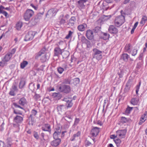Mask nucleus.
<instances>
[{
  "instance_id": "obj_62",
  "label": "nucleus",
  "mask_w": 147,
  "mask_h": 147,
  "mask_svg": "<svg viewBox=\"0 0 147 147\" xmlns=\"http://www.w3.org/2000/svg\"><path fill=\"white\" fill-rule=\"evenodd\" d=\"M115 24L117 25H121L123 23H121V22L118 21L117 20H116V19L115 20Z\"/></svg>"
},
{
  "instance_id": "obj_41",
  "label": "nucleus",
  "mask_w": 147,
  "mask_h": 147,
  "mask_svg": "<svg viewBox=\"0 0 147 147\" xmlns=\"http://www.w3.org/2000/svg\"><path fill=\"white\" fill-rule=\"evenodd\" d=\"M72 100H71L68 101L66 102V105L67 108H70L72 107L73 105V103L72 102Z\"/></svg>"
},
{
  "instance_id": "obj_13",
  "label": "nucleus",
  "mask_w": 147,
  "mask_h": 147,
  "mask_svg": "<svg viewBox=\"0 0 147 147\" xmlns=\"http://www.w3.org/2000/svg\"><path fill=\"white\" fill-rule=\"evenodd\" d=\"M129 58H130V57L128 54L126 53H123L121 55L120 59L125 62H127Z\"/></svg>"
},
{
  "instance_id": "obj_53",
  "label": "nucleus",
  "mask_w": 147,
  "mask_h": 147,
  "mask_svg": "<svg viewBox=\"0 0 147 147\" xmlns=\"http://www.w3.org/2000/svg\"><path fill=\"white\" fill-rule=\"evenodd\" d=\"M13 105L16 108H20L22 109H23V108L21 106H20L19 105H18L17 104V103L14 102L13 103Z\"/></svg>"
},
{
  "instance_id": "obj_47",
  "label": "nucleus",
  "mask_w": 147,
  "mask_h": 147,
  "mask_svg": "<svg viewBox=\"0 0 147 147\" xmlns=\"http://www.w3.org/2000/svg\"><path fill=\"white\" fill-rule=\"evenodd\" d=\"M7 61H4L3 59L0 62V66L1 67H3L5 66H6L7 65Z\"/></svg>"
},
{
  "instance_id": "obj_43",
  "label": "nucleus",
  "mask_w": 147,
  "mask_h": 147,
  "mask_svg": "<svg viewBox=\"0 0 147 147\" xmlns=\"http://www.w3.org/2000/svg\"><path fill=\"white\" fill-rule=\"evenodd\" d=\"M114 140L117 146H119L121 142V140L118 138L114 139Z\"/></svg>"
},
{
  "instance_id": "obj_17",
  "label": "nucleus",
  "mask_w": 147,
  "mask_h": 147,
  "mask_svg": "<svg viewBox=\"0 0 147 147\" xmlns=\"http://www.w3.org/2000/svg\"><path fill=\"white\" fill-rule=\"evenodd\" d=\"M87 27V25L85 23L80 24L77 27V29L80 31L83 32L85 30Z\"/></svg>"
},
{
  "instance_id": "obj_38",
  "label": "nucleus",
  "mask_w": 147,
  "mask_h": 147,
  "mask_svg": "<svg viewBox=\"0 0 147 147\" xmlns=\"http://www.w3.org/2000/svg\"><path fill=\"white\" fill-rule=\"evenodd\" d=\"M43 13V12L42 13H38L35 17L34 18L36 19L37 21L38 22L39 21V20L41 18V15H42Z\"/></svg>"
},
{
  "instance_id": "obj_40",
  "label": "nucleus",
  "mask_w": 147,
  "mask_h": 147,
  "mask_svg": "<svg viewBox=\"0 0 147 147\" xmlns=\"http://www.w3.org/2000/svg\"><path fill=\"white\" fill-rule=\"evenodd\" d=\"M73 33V32H72L71 30L69 31L68 34L65 37V38L66 39H69L70 38H71Z\"/></svg>"
},
{
  "instance_id": "obj_10",
  "label": "nucleus",
  "mask_w": 147,
  "mask_h": 147,
  "mask_svg": "<svg viewBox=\"0 0 147 147\" xmlns=\"http://www.w3.org/2000/svg\"><path fill=\"white\" fill-rule=\"evenodd\" d=\"M81 41L83 43L85 44L86 45L87 47L89 48L91 47L90 42L84 36H81Z\"/></svg>"
},
{
  "instance_id": "obj_2",
  "label": "nucleus",
  "mask_w": 147,
  "mask_h": 147,
  "mask_svg": "<svg viewBox=\"0 0 147 147\" xmlns=\"http://www.w3.org/2000/svg\"><path fill=\"white\" fill-rule=\"evenodd\" d=\"M59 91L61 92L67 93H69L71 90V88L69 85H61L58 87Z\"/></svg>"
},
{
  "instance_id": "obj_22",
  "label": "nucleus",
  "mask_w": 147,
  "mask_h": 147,
  "mask_svg": "<svg viewBox=\"0 0 147 147\" xmlns=\"http://www.w3.org/2000/svg\"><path fill=\"white\" fill-rule=\"evenodd\" d=\"M67 66V65L65 64L64 65V68L61 67H57V69L58 73L60 74H62L63 72L66 69Z\"/></svg>"
},
{
  "instance_id": "obj_25",
  "label": "nucleus",
  "mask_w": 147,
  "mask_h": 147,
  "mask_svg": "<svg viewBox=\"0 0 147 147\" xmlns=\"http://www.w3.org/2000/svg\"><path fill=\"white\" fill-rule=\"evenodd\" d=\"M71 78L68 77L64 79L62 84H71Z\"/></svg>"
},
{
  "instance_id": "obj_60",
  "label": "nucleus",
  "mask_w": 147,
  "mask_h": 147,
  "mask_svg": "<svg viewBox=\"0 0 147 147\" xmlns=\"http://www.w3.org/2000/svg\"><path fill=\"white\" fill-rule=\"evenodd\" d=\"M76 20L75 17L74 16H72L71 17L69 20H70V21L75 22L76 21Z\"/></svg>"
},
{
  "instance_id": "obj_12",
  "label": "nucleus",
  "mask_w": 147,
  "mask_h": 147,
  "mask_svg": "<svg viewBox=\"0 0 147 147\" xmlns=\"http://www.w3.org/2000/svg\"><path fill=\"white\" fill-rule=\"evenodd\" d=\"M65 131H62L61 133H57L54 132L53 134V138L54 139H60V137H62L64 136V133Z\"/></svg>"
},
{
  "instance_id": "obj_63",
  "label": "nucleus",
  "mask_w": 147,
  "mask_h": 147,
  "mask_svg": "<svg viewBox=\"0 0 147 147\" xmlns=\"http://www.w3.org/2000/svg\"><path fill=\"white\" fill-rule=\"evenodd\" d=\"M10 95L12 96H14V91L13 90H11L9 93Z\"/></svg>"
},
{
  "instance_id": "obj_31",
  "label": "nucleus",
  "mask_w": 147,
  "mask_h": 147,
  "mask_svg": "<svg viewBox=\"0 0 147 147\" xmlns=\"http://www.w3.org/2000/svg\"><path fill=\"white\" fill-rule=\"evenodd\" d=\"M65 109V107L63 105L57 106V111L59 113L64 111Z\"/></svg>"
},
{
  "instance_id": "obj_23",
  "label": "nucleus",
  "mask_w": 147,
  "mask_h": 147,
  "mask_svg": "<svg viewBox=\"0 0 147 147\" xmlns=\"http://www.w3.org/2000/svg\"><path fill=\"white\" fill-rule=\"evenodd\" d=\"M125 16H118L115 19H116V20L122 23H123L124 22L125 20Z\"/></svg>"
},
{
  "instance_id": "obj_37",
  "label": "nucleus",
  "mask_w": 147,
  "mask_h": 147,
  "mask_svg": "<svg viewBox=\"0 0 147 147\" xmlns=\"http://www.w3.org/2000/svg\"><path fill=\"white\" fill-rule=\"evenodd\" d=\"M43 13V12L42 13H38L35 17L34 18L36 19L37 21L38 22L39 21V20L41 18V15H42Z\"/></svg>"
},
{
  "instance_id": "obj_19",
  "label": "nucleus",
  "mask_w": 147,
  "mask_h": 147,
  "mask_svg": "<svg viewBox=\"0 0 147 147\" xmlns=\"http://www.w3.org/2000/svg\"><path fill=\"white\" fill-rule=\"evenodd\" d=\"M86 2V1L83 0H80L78 1V5L80 8H84L85 5L84 4Z\"/></svg>"
},
{
  "instance_id": "obj_48",
  "label": "nucleus",
  "mask_w": 147,
  "mask_h": 147,
  "mask_svg": "<svg viewBox=\"0 0 147 147\" xmlns=\"http://www.w3.org/2000/svg\"><path fill=\"white\" fill-rule=\"evenodd\" d=\"M141 84V82H139V84L137 85L136 86V93L137 95H138V92L139 91V89L140 88Z\"/></svg>"
},
{
  "instance_id": "obj_30",
  "label": "nucleus",
  "mask_w": 147,
  "mask_h": 147,
  "mask_svg": "<svg viewBox=\"0 0 147 147\" xmlns=\"http://www.w3.org/2000/svg\"><path fill=\"white\" fill-rule=\"evenodd\" d=\"M131 45L130 44H127L124 48L125 51L126 52L130 53Z\"/></svg>"
},
{
  "instance_id": "obj_32",
  "label": "nucleus",
  "mask_w": 147,
  "mask_h": 147,
  "mask_svg": "<svg viewBox=\"0 0 147 147\" xmlns=\"http://www.w3.org/2000/svg\"><path fill=\"white\" fill-rule=\"evenodd\" d=\"M129 119L127 118H126L124 117H122L120 120V123L123 124L129 121Z\"/></svg>"
},
{
  "instance_id": "obj_27",
  "label": "nucleus",
  "mask_w": 147,
  "mask_h": 147,
  "mask_svg": "<svg viewBox=\"0 0 147 147\" xmlns=\"http://www.w3.org/2000/svg\"><path fill=\"white\" fill-rule=\"evenodd\" d=\"M139 99L138 98H134L131 99V103L133 105H136L138 104Z\"/></svg>"
},
{
  "instance_id": "obj_15",
  "label": "nucleus",
  "mask_w": 147,
  "mask_h": 147,
  "mask_svg": "<svg viewBox=\"0 0 147 147\" xmlns=\"http://www.w3.org/2000/svg\"><path fill=\"white\" fill-rule=\"evenodd\" d=\"M37 111L34 109L32 110L31 111V114L30 115V116L29 117V120L31 121V122H33L34 121V117L37 114Z\"/></svg>"
},
{
  "instance_id": "obj_7",
  "label": "nucleus",
  "mask_w": 147,
  "mask_h": 147,
  "mask_svg": "<svg viewBox=\"0 0 147 147\" xmlns=\"http://www.w3.org/2000/svg\"><path fill=\"white\" fill-rule=\"evenodd\" d=\"M108 31L111 34H117L118 32L117 28L115 27L114 26L112 25L109 26Z\"/></svg>"
},
{
  "instance_id": "obj_29",
  "label": "nucleus",
  "mask_w": 147,
  "mask_h": 147,
  "mask_svg": "<svg viewBox=\"0 0 147 147\" xmlns=\"http://www.w3.org/2000/svg\"><path fill=\"white\" fill-rule=\"evenodd\" d=\"M12 53H8L4 57L3 59L7 62L12 57Z\"/></svg>"
},
{
  "instance_id": "obj_5",
  "label": "nucleus",
  "mask_w": 147,
  "mask_h": 147,
  "mask_svg": "<svg viewBox=\"0 0 147 147\" xmlns=\"http://www.w3.org/2000/svg\"><path fill=\"white\" fill-rule=\"evenodd\" d=\"M46 49L45 47H44L37 54V57H39L42 54H45L44 56L42 57L41 58V61L42 62H44L46 61V55L45 54Z\"/></svg>"
},
{
  "instance_id": "obj_54",
  "label": "nucleus",
  "mask_w": 147,
  "mask_h": 147,
  "mask_svg": "<svg viewBox=\"0 0 147 147\" xmlns=\"http://www.w3.org/2000/svg\"><path fill=\"white\" fill-rule=\"evenodd\" d=\"M47 131H48L49 132V134H50L51 130L50 125L47 124Z\"/></svg>"
},
{
  "instance_id": "obj_1",
  "label": "nucleus",
  "mask_w": 147,
  "mask_h": 147,
  "mask_svg": "<svg viewBox=\"0 0 147 147\" xmlns=\"http://www.w3.org/2000/svg\"><path fill=\"white\" fill-rule=\"evenodd\" d=\"M93 53L92 54L93 58L96 59L98 60H100L102 58V51L96 49L93 50Z\"/></svg>"
},
{
  "instance_id": "obj_56",
  "label": "nucleus",
  "mask_w": 147,
  "mask_h": 147,
  "mask_svg": "<svg viewBox=\"0 0 147 147\" xmlns=\"http://www.w3.org/2000/svg\"><path fill=\"white\" fill-rule=\"evenodd\" d=\"M66 22L65 20L63 19H61L59 23L60 24H64Z\"/></svg>"
},
{
  "instance_id": "obj_4",
  "label": "nucleus",
  "mask_w": 147,
  "mask_h": 147,
  "mask_svg": "<svg viewBox=\"0 0 147 147\" xmlns=\"http://www.w3.org/2000/svg\"><path fill=\"white\" fill-rule=\"evenodd\" d=\"M36 32H35L32 31H29L26 35L24 40L26 41H27L32 40Z\"/></svg>"
},
{
  "instance_id": "obj_51",
  "label": "nucleus",
  "mask_w": 147,
  "mask_h": 147,
  "mask_svg": "<svg viewBox=\"0 0 147 147\" xmlns=\"http://www.w3.org/2000/svg\"><path fill=\"white\" fill-rule=\"evenodd\" d=\"M141 119L140 121H139L138 124L139 125H141L145 121V120H146V119H145V118L144 117H141Z\"/></svg>"
},
{
  "instance_id": "obj_45",
  "label": "nucleus",
  "mask_w": 147,
  "mask_h": 147,
  "mask_svg": "<svg viewBox=\"0 0 147 147\" xmlns=\"http://www.w3.org/2000/svg\"><path fill=\"white\" fill-rule=\"evenodd\" d=\"M61 128L58 125L55 129V132H56L57 133H61Z\"/></svg>"
},
{
  "instance_id": "obj_11",
  "label": "nucleus",
  "mask_w": 147,
  "mask_h": 147,
  "mask_svg": "<svg viewBox=\"0 0 147 147\" xmlns=\"http://www.w3.org/2000/svg\"><path fill=\"white\" fill-rule=\"evenodd\" d=\"M131 84L132 81L131 80L129 79L127 82L124 89V91L126 93L129 91Z\"/></svg>"
},
{
  "instance_id": "obj_55",
  "label": "nucleus",
  "mask_w": 147,
  "mask_h": 147,
  "mask_svg": "<svg viewBox=\"0 0 147 147\" xmlns=\"http://www.w3.org/2000/svg\"><path fill=\"white\" fill-rule=\"evenodd\" d=\"M40 96L39 94H36L34 96V98L36 100H37L39 99Z\"/></svg>"
},
{
  "instance_id": "obj_24",
  "label": "nucleus",
  "mask_w": 147,
  "mask_h": 147,
  "mask_svg": "<svg viewBox=\"0 0 147 147\" xmlns=\"http://www.w3.org/2000/svg\"><path fill=\"white\" fill-rule=\"evenodd\" d=\"M18 103L21 106H24L27 103V101L24 97H22L18 101Z\"/></svg>"
},
{
  "instance_id": "obj_46",
  "label": "nucleus",
  "mask_w": 147,
  "mask_h": 147,
  "mask_svg": "<svg viewBox=\"0 0 147 147\" xmlns=\"http://www.w3.org/2000/svg\"><path fill=\"white\" fill-rule=\"evenodd\" d=\"M80 120L79 118H76L74 123L73 126H76L79 123Z\"/></svg>"
},
{
  "instance_id": "obj_35",
  "label": "nucleus",
  "mask_w": 147,
  "mask_h": 147,
  "mask_svg": "<svg viewBox=\"0 0 147 147\" xmlns=\"http://www.w3.org/2000/svg\"><path fill=\"white\" fill-rule=\"evenodd\" d=\"M147 20V17L146 16H144L142 18L141 21L140 23L141 24L144 25Z\"/></svg>"
},
{
  "instance_id": "obj_33",
  "label": "nucleus",
  "mask_w": 147,
  "mask_h": 147,
  "mask_svg": "<svg viewBox=\"0 0 147 147\" xmlns=\"http://www.w3.org/2000/svg\"><path fill=\"white\" fill-rule=\"evenodd\" d=\"M55 12L54 9H51L47 11V15H49L51 16H53L54 14L55 13Z\"/></svg>"
},
{
  "instance_id": "obj_64",
  "label": "nucleus",
  "mask_w": 147,
  "mask_h": 147,
  "mask_svg": "<svg viewBox=\"0 0 147 147\" xmlns=\"http://www.w3.org/2000/svg\"><path fill=\"white\" fill-rule=\"evenodd\" d=\"M91 144V143L89 141H87L86 143V147L87 146H90Z\"/></svg>"
},
{
  "instance_id": "obj_14",
  "label": "nucleus",
  "mask_w": 147,
  "mask_h": 147,
  "mask_svg": "<svg viewBox=\"0 0 147 147\" xmlns=\"http://www.w3.org/2000/svg\"><path fill=\"white\" fill-rule=\"evenodd\" d=\"M61 53L62 50L60 48L57 47L55 48L54 56L59 57Z\"/></svg>"
},
{
  "instance_id": "obj_57",
  "label": "nucleus",
  "mask_w": 147,
  "mask_h": 147,
  "mask_svg": "<svg viewBox=\"0 0 147 147\" xmlns=\"http://www.w3.org/2000/svg\"><path fill=\"white\" fill-rule=\"evenodd\" d=\"M74 22H74L70 21V20H69L68 24L70 26H72L74 25Z\"/></svg>"
},
{
  "instance_id": "obj_39",
  "label": "nucleus",
  "mask_w": 147,
  "mask_h": 147,
  "mask_svg": "<svg viewBox=\"0 0 147 147\" xmlns=\"http://www.w3.org/2000/svg\"><path fill=\"white\" fill-rule=\"evenodd\" d=\"M43 13V12L42 13H38L35 17L34 18L36 19L37 21L38 22L39 21V20L41 18V15H42Z\"/></svg>"
},
{
  "instance_id": "obj_6",
  "label": "nucleus",
  "mask_w": 147,
  "mask_h": 147,
  "mask_svg": "<svg viewBox=\"0 0 147 147\" xmlns=\"http://www.w3.org/2000/svg\"><path fill=\"white\" fill-rule=\"evenodd\" d=\"M90 29L87 30L86 32V36L87 38L89 40H92L94 39V35L93 30Z\"/></svg>"
},
{
  "instance_id": "obj_20",
  "label": "nucleus",
  "mask_w": 147,
  "mask_h": 147,
  "mask_svg": "<svg viewBox=\"0 0 147 147\" xmlns=\"http://www.w3.org/2000/svg\"><path fill=\"white\" fill-rule=\"evenodd\" d=\"M55 140L51 142L52 146H56L58 145L60 143L61 140L60 139H55Z\"/></svg>"
},
{
  "instance_id": "obj_52",
  "label": "nucleus",
  "mask_w": 147,
  "mask_h": 147,
  "mask_svg": "<svg viewBox=\"0 0 147 147\" xmlns=\"http://www.w3.org/2000/svg\"><path fill=\"white\" fill-rule=\"evenodd\" d=\"M34 84H33V83H30L29 85V88L32 90H34Z\"/></svg>"
},
{
  "instance_id": "obj_9",
  "label": "nucleus",
  "mask_w": 147,
  "mask_h": 147,
  "mask_svg": "<svg viewBox=\"0 0 147 147\" xmlns=\"http://www.w3.org/2000/svg\"><path fill=\"white\" fill-rule=\"evenodd\" d=\"M99 128L96 127L92 129L90 133L92 137H96L98 135L99 132Z\"/></svg>"
},
{
  "instance_id": "obj_16",
  "label": "nucleus",
  "mask_w": 147,
  "mask_h": 147,
  "mask_svg": "<svg viewBox=\"0 0 147 147\" xmlns=\"http://www.w3.org/2000/svg\"><path fill=\"white\" fill-rule=\"evenodd\" d=\"M81 132L80 131H78L77 133L74 134L73 136L71 138L70 140L71 141H74L77 139L81 135Z\"/></svg>"
},
{
  "instance_id": "obj_26",
  "label": "nucleus",
  "mask_w": 147,
  "mask_h": 147,
  "mask_svg": "<svg viewBox=\"0 0 147 147\" xmlns=\"http://www.w3.org/2000/svg\"><path fill=\"white\" fill-rule=\"evenodd\" d=\"M61 55L63 59H66L69 56V53L68 51H64L62 52Z\"/></svg>"
},
{
  "instance_id": "obj_3",
  "label": "nucleus",
  "mask_w": 147,
  "mask_h": 147,
  "mask_svg": "<svg viewBox=\"0 0 147 147\" xmlns=\"http://www.w3.org/2000/svg\"><path fill=\"white\" fill-rule=\"evenodd\" d=\"M34 14V12L32 9H27L24 15V18L26 21H28L30 20V18Z\"/></svg>"
},
{
  "instance_id": "obj_18",
  "label": "nucleus",
  "mask_w": 147,
  "mask_h": 147,
  "mask_svg": "<svg viewBox=\"0 0 147 147\" xmlns=\"http://www.w3.org/2000/svg\"><path fill=\"white\" fill-rule=\"evenodd\" d=\"M110 37V35L107 32H102L100 38L105 40L108 39Z\"/></svg>"
},
{
  "instance_id": "obj_34",
  "label": "nucleus",
  "mask_w": 147,
  "mask_h": 147,
  "mask_svg": "<svg viewBox=\"0 0 147 147\" xmlns=\"http://www.w3.org/2000/svg\"><path fill=\"white\" fill-rule=\"evenodd\" d=\"M133 107H129V106H127V107L126 109V110L125 111V113L126 114H129L131 111L132 110Z\"/></svg>"
},
{
  "instance_id": "obj_61",
  "label": "nucleus",
  "mask_w": 147,
  "mask_h": 147,
  "mask_svg": "<svg viewBox=\"0 0 147 147\" xmlns=\"http://www.w3.org/2000/svg\"><path fill=\"white\" fill-rule=\"evenodd\" d=\"M2 13L3 15H5V16L6 17H7L8 13L7 12H6L5 11H4L2 12L1 13Z\"/></svg>"
},
{
  "instance_id": "obj_28",
  "label": "nucleus",
  "mask_w": 147,
  "mask_h": 147,
  "mask_svg": "<svg viewBox=\"0 0 147 147\" xmlns=\"http://www.w3.org/2000/svg\"><path fill=\"white\" fill-rule=\"evenodd\" d=\"M14 120L17 123H20L23 121V118L20 116L17 115L14 118Z\"/></svg>"
},
{
  "instance_id": "obj_42",
  "label": "nucleus",
  "mask_w": 147,
  "mask_h": 147,
  "mask_svg": "<svg viewBox=\"0 0 147 147\" xmlns=\"http://www.w3.org/2000/svg\"><path fill=\"white\" fill-rule=\"evenodd\" d=\"M28 62L26 61H24L20 64V67L22 68H24L28 64Z\"/></svg>"
},
{
  "instance_id": "obj_49",
  "label": "nucleus",
  "mask_w": 147,
  "mask_h": 147,
  "mask_svg": "<svg viewBox=\"0 0 147 147\" xmlns=\"http://www.w3.org/2000/svg\"><path fill=\"white\" fill-rule=\"evenodd\" d=\"M38 22L34 18H32L30 21V22L33 25H35Z\"/></svg>"
},
{
  "instance_id": "obj_21",
  "label": "nucleus",
  "mask_w": 147,
  "mask_h": 147,
  "mask_svg": "<svg viewBox=\"0 0 147 147\" xmlns=\"http://www.w3.org/2000/svg\"><path fill=\"white\" fill-rule=\"evenodd\" d=\"M141 66L142 64L140 63L139 62L137 64L135 69V73L136 74H138L139 73L140 71H141Z\"/></svg>"
},
{
  "instance_id": "obj_59",
  "label": "nucleus",
  "mask_w": 147,
  "mask_h": 147,
  "mask_svg": "<svg viewBox=\"0 0 147 147\" xmlns=\"http://www.w3.org/2000/svg\"><path fill=\"white\" fill-rule=\"evenodd\" d=\"M34 137L37 139H38L39 138V136L38 133L36 132L34 134Z\"/></svg>"
},
{
  "instance_id": "obj_50",
  "label": "nucleus",
  "mask_w": 147,
  "mask_h": 147,
  "mask_svg": "<svg viewBox=\"0 0 147 147\" xmlns=\"http://www.w3.org/2000/svg\"><path fill=\"white\" fill-rule=\"evenodd\" d=\"M138 50L134 49H133L131 53V55L133 56H135L137 54Z\"/></svg>"
},
{
  "instance_id": "obj_36",
  "label": "nucleus",
  "mask_w": 147,
  "mask_h": 147,
  "mask_svg": "<svg viewBox=\"0 0 147 147\" xmlns=\"http://www.w3.org/2000/svg\"><path fill=\"white\" fill-rule=\"evenodd\" d=\"M22 26V23L21 22H18L16 24V28L18 30H20Z\"/></svg>"
},
{
  "instance_id": "obj_58",
  "label": "nucleus",
  "mask_w": 147,
  "mask_h": 147,
  "mask_svg": "<svg viewBox=\"0 0 147 147\" xmlns=\"http://www.w3.org/2000/svg\"><path fill=\"white\" fill-rule=\"evenodd\" d=\"M5 9V8L2 5H0V13H1L2 12L4 11L3 9Z\"/></svg>"
},
{
  "instance_id": "obj_44",
  "label": "nucleus",
  "mask_w": 147,
  "mask_h": 147,
  "mask_svg": "<svg viewBox=\"0 0 147 147\" xmlns=\"http://www.w3.org/2000/svg\"><path fill=\"white\" fill-rule=\"evenodd\" d=\"M25 84V82L23 80H21L19 84V87L20 88H22Z\"/></svg>"
},
{
  "instance_id": "obj_8",
  "label": "nucleus",
  "mask_w": 147,
  "mask_h": 147,
  "mask_svg": "<svg viewBox=\"0 0 147 147\" xmlns=\"http://www.w3.org/2000/svg\"><path fill=\"white\" fill-rule=\"evenodd\" d=\"M127 132L125 129L118 130L117 131V135L121 138H124Z\"/></svg>"
}]
</instances>
